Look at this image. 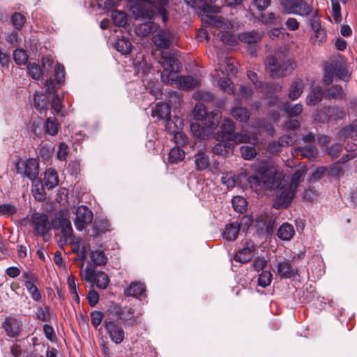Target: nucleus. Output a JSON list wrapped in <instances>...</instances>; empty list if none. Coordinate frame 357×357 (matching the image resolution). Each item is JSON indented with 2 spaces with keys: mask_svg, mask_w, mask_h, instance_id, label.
<instances>
[{
  "mask_svg": "<svg viewBox=\"0 0 357 357\" xmlns=\"http://www.w3.org/2000/svg\"><path fill=\"white\" fill-rule=\"evenodd\" d=\"M159 63L163 68L160 75L163 83L175 85L183 89H190L199 84V80L191 76L178 75L181 63L169 54L162 52Z\"/></svg>",
  "mask_w": 357,
  "mask_h": 357,
  "instance_id": "obj_1",
  "label": "nucleus"
},
{
  "mask_svg": "<svg viewBox=\"0 0 357 357\" xmlns=\"http://www.w3.org/2000/svg\"><path fill=\"white\" fill-rule=\"evenodd\" d=\"M202 21L213 29L212 31L213 34L217 36L223 43L230 46L236 43L234 36L227 31L231 27L228 20L220 16L206 14L202 17Z\"/></svg>",
  "mask_w": 357,
  "mask_h": 357,
  "instance_id": "obj_2",
  "label": "nucleus"
},
{
  "mask_svg": "<svg viewBox=\"0 0 357 357\" xmlns=\"http://www.w3.org/2000/svg\"><path fill=\"white\" fill-rule=\"evenodd\" d=\"M282 178V173L273 169L266 172H258L248 178L250 188L258 194L265 193L266 191H272L278 179Z\"/></svg>",
  "mask_w": 357,
  "mask_h": 357,
  "instance_id": "obj_3",
  "label": "nucleus"
},
{
  "mask_svg": "<svg viewBox=\"0 0 357 357\" xmlns=\"http://www.w3.org/2000/svg\"><path fill=\"white\" fill-rule=\"evenodd\" d=\"M266 68L271 77L280 78L289 75L295 68V63L290 57L270 56L266 59Z\"/></svg>",
  "mask_w": 357,
  "mask_h": 357,
  "instance_id": "obj_4",
  "label": "nucleus"
},
{
  "mask_svg": "<svg viewBox=\"0 0 357 357\" xmlns=\"http://www.w3.org/2000/svg\"><path fill=\"white\" fill-rule=\"evenodd\" d=\"M273 190L275 195L274 206L276 208L287 207L292 201L296 192V189L289 185L282 174Z\"/></svg>",
  "mask_w": 357,
  "mask_h": 357,
  "instance_id": "obj_5",
  "label": "nucleus"
},
{
  "mask_svg": "<svg viewBox=\"0 0 357 357\" xmlns=\"http://www.w3.org/2000/svg\"><path fill=\"white\" fill-rule=\"evenodd\" d=\"M154 10L142 8L136 14V19L144 21V22L137 25L135 31V33L142 37L148 36L150 34L153 35L158 30V25L154 22H150L154 16Z\"/></svg>",
  "mask_w": 357,
  "mask_h": 357,
  "instance_id": "obj_6",
  "label": "nucleus"
},
{
  "mask_svg": "<svg viewBox=\"0 0 357 357\" xmlns=\"http://www.w3.org/2000/svg\"><path fill=\"white\" fill-rule=\"evenodd\" d=\"M80 276L92 285H96L98 289H105L109 283L108 275L102 271H96L94 268L88 266L80 271Z\"/></svg>",
  "mask_w": 357,
  "mask_h": 357,
  "instance_id": "obj_7",
  "label": "nucleus"
},
{
  "mask_svg": "<svg viewBox=\"0 0 357 357\" xmlns=\"http://www.w3.org/2000/svg\"><path fill=\"white\" fill-rule=\"evenodd\" d=\"M192 115L195 119L203 121V125L211 128H215L221 119V114L219 112L207 114L205 105L202 103H198L195 106Z\"/></svg>",
  "mask_w": 357,
  "mask_h": 357,
  "instance_id": "obj_8",
  "label": "nucleus"
},
{
  "mask_svg": "<svg viewBox=\"0 0 357 357\" xmlns=\"http://www.w3.org/2000/svg\"><path fill=\"white\" fill-rule=\"evenodd\" d=\"M15 167L18 174L28 177L31 181L38 178L39 163L36 159H20L16 162Z\"/></svg>",
  "mask_w": 357,
  "mask_h": 357,
  "instance_id": "obj_9",
  "label": "nucleus"
},
{
  "mask_svg": "<svg viewBox=\"0 0 357 357\" xmlns=\"http://www.w3.org/2000/svg\"><path fill=\"white\" fill-rule=\"evenodd\" d=\"M175 37L173 33L168 29H161L158 26V30L155 31L152 36L153 43L158 49H167L172 45Z\"/></svg>",
  "mask_w": 357,
  "mask_h": 357,
  "instance_id": "obj_10",
  "label": "nucleus"
},
{
  "mask_svg": "<svg viewBox=\"0 0 357 357\" xmlns=\"http://www.w3.org/2000/svg\"><path fill=\"white\" fill-rule=\"evenodd\" d=\"M31 222L33 227V233L36 236H45L50 229L47 216L45 214H33Z\"/></svg>",
  "mask_w": 357,
  "mask_h": 357,
  "instance_id": "obj_11",
  "label": "nucleus"
},
{
  "mask_svg": "<svg viewBox=\"0 0 357 357\" xmlns=\"http://www.w3.org/2000/svg\"><path fill=\"white\" fill-rule=\"evenodd\" d=\"M76 217L74 224L79 231L84 230L93 220V213L84 206H80L76 209Z\"/></svg>",
  "mask_w": 357,
  "mask_h": 357,
  "instance_id": "obj_12",
  "label": "nucleus"
},
{
  "mask_svg": "<svg viewBox=\"0 0 357 357\" xmlns=\"http://www.w3.org/2000/svg\"><path fill=\"white\" fill-rule=\"evenodd\" d=\"M42 64L45 70L49 71L50 68H54V76L58 84H62L64 82V66L59 63H54L53 59L49 56L43 57Z\"/></svg>",
  "mask_w": 357,
  "mask_h": 357,
  "instance_id": "obj_13",
  "label": "nucleus"
},
{
  "mask_svg": "<svg viewBox=\"0 0 357 357\" xmlns=\"http://www.w3.org/2000/svg\"><path fill=\"white\" fill-rule=\"evenodd\" d=\"M310 26L313 31L310 37L311 43L312 45H320L326 40V31L321 27L320 20L316 17L311 20Z\"/></svg>",
  "mask_w": 357,
  "mask_h": 357,
  "instance_id": "obj_14",
  "label": "nucleus"
},
{
  "mask_svg": "<svg viewBox=\"0 0 357 357\" xmlns=\"http://www.w3.org/2000/svg\"><path fill=\"white\" fill-rule=\"evenodd\" d=\"M255 250V243L252 241H246L243 247L234 255V259L242 264L251 260Z\"/></svg>",
  "mask_w": 357,
  "mask_h": 357,
  "instance_id": "obj_15",
  "label": "nucleus"
},
{
  "mask_svg": "<svg viewBox=\"0 0 357 357\" xmlns=\"http://www.w3.org/2000/svg\"><path fill=\"white\" fill-rule=\"evenodd\" d=\"M273 271L282 278H291L298 274L297 269L292 267L289 261L286 259L278 262L275 269Z\"/></svg>",
  "mask_w": 357,
  "mask_h": 357,
  "instance_id": "obj_16",
  "label": "nucleus"
},
{
  "mask_svg": "<svg viewBox=\"0 0 357 357\" xmlns=\"http://www.w3.org/2000/svg\"><path fill=\"white\" fill-rule=\"evenodd\" d=\"M105 324L111 340L116 344L122 342L125 337V332L123 328L112 321L105 320Z\"/></svg>",
  "mask_w": 357,
  "mask_h": 357,
  "instance_id": "obj_17",
  "label": "nucleus"
},
{
  "mask_svg": "<svg viewBox=\"0 0 357 357\" xmlns=\"http://www.w3.org/2000/svg\"><path fill=\"white\" fill-rule=\"evenodd\" d=\"M236 61L231 58H222L218 59V67L215 68L216 76L220 77L221 75L225 76V72L222 70L223 67L227 66L226 70L227 76L235 75L237 73V68L235 66Z\"/></svg>",
  "mask_w": 357,
  "mask_h": 357,
  "instance_id": "obj_18",
  "label": "nucleus"
},
{
  "mask_svg": "<svg viewBox=\"0 0 357 357\" xmlns=\"http://www.w3.org/2000/svg\"><path fill=\"white\" fill-rule=\"evenodd\" d=\"M22 326V321L15 318H7L3 323V327L6 332V334L11 337H17Z\"/></svg>",
  "mask_w": 357,
  "mask_h": 357,
  "instance_id": "obj_19",
  "label": "nucleus"
},
{
  "mask_svg": "<svg viewBox=\"0 0 357 357\" xmlns=\"http://www.w3.org/2000/svg\"><path fill=\"white\" fill-rule=\"evenodd\" d=\"M146 288L143 283L139 282H132L125 289L124 294L126 296H132L135 298H140L145 296Z\"/></svg>",
  "mask_w": 357,
  "mask_h": 357,
  "instance_id": "obj_20",
  "label": "nucleus"
},
{
  "mask_svg": "<svg viewBox=\"0 0 357 357\" xmlns=\"http://www.w3.org/2000/svg\"><path fill=\"white\" fill-rule=\"evenodd\" d=\"M214 128H208L207 126H202L199 123H192L190 130L195 138L199 139H205L208 137L211 131Z\"/></svg>",
  "mask_w": 357,
  "mask_h": 357,
  "instance_id": "obj_21",
  "label": "nucleus"
},
{
  "mask_svg": "<svg viewBox=\"0 0 357 357\" xmlns=\"http://www.w3.org/2000/svg\"><path fill=\"white\" fill-rule=\"evenodd\" d=\"M295 235L294 227L292 225L285 222L283 223L277 231L278 237L284 241H291Z\"/></svg>",
  "mask_w": 357,
  "mask_h": 357,
  "instance_id": "obj_22",
  "label": "nucleus"
},
{
  "mask_svg": "<svg viewBox=\"0 0 357 357\" xmlns=\"http://www.w3.org/2000/svg\"><path fill=\"white\" fill-rule=\"evenodd\" d=\"M330 65L334 75H335L340 79L346 80L349 77V71L344 62L336 60L331 62Z\"/></svg>",
  "mask_w": 357,
  "mask_h": 357,
  "instance_id": "obj_23",
  "label": "nucleus"
},
{
  "mask_svg": "<svg viewBox=\"0 0 357 357\" xmlns=\"http://www.w3.org/2000/svg\"><path fill=\"white\" fill-rule=\"evenodd\" d=\"M274 220L272 218H267L260 216L257 218V227H259L261 231L266 235L269 236L273 234Z\"/></svg>",
  "mask_w": 357,
  "mask_h": 357,
  "instance_id": "obj_24",
  "label": "nucleus"
},
{
  "mask_svg": "<svg viewBox=\"0 0 357 357\" xmlns=\"http://www.w3.org/2000/svg\"><path fill=\"white\" fill-rule=\"evenodd\" d=\"M89 258L92 264L96 266H104L108 261L107 256L100 248L90 250Z\"/></svg>",
  "mask_w": 357,
  "mask_h": 357,
  "instance_id": "obj_25",
  "label": "nucleus"
},
{
  "mask_svg": "<svg viewBox=\"0 0 357 357\" xmlns=\"http://www.w3.org/2000/svg\"><path fill=\"white\" fill-rule=\"evenodd\" d=\"M239 231L240 224L237 222H233L225 226L222 236L227 241H234L237 238Z\"/></svg>",
  "mask_w": 357,
  "mask_h": 357,
  "instance_id": "obj_26",
  "label": "nucleus"
},
{
  "mask_svg": "<svg viewBox=\"0 0 357 357\" xmlns=\"http://www.w3.org/2000/svg\"><path fill=\"white\" fill-rule=\"evenodd\" d=\"M58 222L59 225H57V227L61 230L63 237L65 238V241H66L73 235L71 222L68 218H64L63 215L58 218Z\"/></svg>",
  "mask_w": 357,
  "mask_h": 357,
  "instance_id": "obj_27",
  "label": "nucleus"
},
{
  "mask_svg": "<svg viewBox=\"0 0 357 357\" xmlns=\"http://www.w3.org/2000/svg\"><path fill=\"white\" fill-rule=\"evenodd\" d=\"M183 121L179 117L169 118L166 121V129L172 135L181 131L183 128Z\"/></svg>",
  "mask_w": 357,
  "mask_h": 357,
  "instance_id": "obj_28",
  "label": "nucleus"
},
{
  "mask_svg": "<svg viewBox=\"0 0 357 357\" xmlns=\"http://www.w3.org/2000/svg\"><path fill=\"white\" fill-rule=\"evenodd\" d=\"M234 123L233 121L226 119L221 126V137L223 140L231 141L234 134Z\"/></svg>",
  "mask_w": 357,
  "mask_h": 357,
  "instance_id": "obj_29",
  "label": "nucleus"
},
{
  "mask_svg": "<svg viewBox=\"0 0 357 357\" xmlns=\"http://www.w3.org/2000/svg\"><path fill=\"white\" fill-rule=\"evenodd\" d=\"M44 184L48 189H52L59 184V177L56 172L52 169L46 170L43 178Z\"/></svg>",
  "mask_w": 357,
  "mask_h": 357,
  "instance_id": "obj_30",
  "label": "nucleus"
},
{
  "mask_svg": "<svg viewBox=\"0 0 357 357\" xmlns=\"http://www.w3.org/2000/svg\"><path fill=\"white\" fill-rule=\"evenodd\" d=\"M262 35L257 31H248L242 33L238 36V39L247 44L257 43L261 39Z\"/></svg>",
  "mask_w": 357,
  "mask_h": 357,
  "instance_id": "obj_31",
  "label": "nucleus"
},
{
  "mask_svg": "<svg viewBox=\"0 0 357 357\" xmlns=\"http://www.w3.org/2000/svg\"><path fill=\"white\" fill-rule=\"evenodd\" d=\"M257 140L256 133L248 135L247 130H243L236 134L234 133L231 141H234L236 143H246L257 142Z\"/></svg>",
  "mask_w": 357,
  "mask_h": 357,
  "instance_id": "obj_32",
  "label": "nucleus"
},
{
  "mask_svg": "<svg viewBox=\"0 0 357 357\" xmlns=\"http://www.w3.org/2000/svg\"><path fill=\"white\" fill-rule=\"evenodd\" d=\"M153 116H158L160 119H166L170 114V107L165 102L157 103L155 109L153 110Z\"/></svg>",
  "mask_w": 357,
  "mask_h": 357,
  "instance_id": "obj_33",
  "label": "nucleus"
},
{
  "mask_svg": "<svg viewBox=\"0 0 357 357\" xmlns=\"http://www.w3.org/2000/svg\"><path fill=\"white\" fill-rule=\"evenodd\" d=\"M303 81L301 79H296L294 81L289 88V98L291 100L297 99L303 93Z\"/></svg>",
  "mask_w": 357,
  "mask_h": 357,
  "instance_id": "obj_34",
  "label": "nucleus"
},
{
  "mask_svg": "<svg viewBox=\"0 0 357 357\" xmlns=\"http://www.w3.org/2000/svg\"><path fill=\"white\" fill-rule=\"evenodd\" d=\"M144 2L151 3L159 15L161 16L163 22H166L167 20V10L162 6L167 3V0H144Z\"/></svg>",
  "mask_w": 357,
  "mask_h": 357,
  "instance_id": "obj_35",
  "label": "nucleus"
},
{
  "mask_svg": "<svg viewBox=\"0 0 357 357\" xmlns=\"http://www.w3.org/2000/svg\"><path fill=\"white\" fill-rule=\"evenodd\" d=\"M231 114L235 119L241 122H246L250 118V112L247 109L241 107L233 108Z\"/></svg>",
  "mask_w": 357,
  "mask_h": 357,
  "instance_id": "obj_36",
  "label": "nucleus"
},
{
  "mask_svg": "<svg viewBox=\"0 0 357 357\" xmlns=\"http://www.w3.org/2000/svg\"><path fill=\"white\" fill-rule=\"evenodd\" d=\"M322 97V90L319 88H314L307 96L306 102L310 105H315L321 100Z\"/></svg>",
  "mask_w": 357,
  "mask_h": 357,
  "instance_id": "obj_37",
  "label": "nucleus"
},
{
  "mask_svg": "<svg viewBox=\"0 0 357 357\" xmlns=\"http://www.w3.org/2000/svg\"><path fill=\"white\" fill-rule=\"evenodd\" d=\"M24 286L33 301H38L41 299V292L33 282L25 281Z\"/></svg>",
  "mask_w": 357,
  "mask_h": 357,
  "instance_id": "obj_38",
  "label": "nucleus"
},
{
  "mask_svg": "<svg viewBox=\"0 0 357 357\" xmlns=\"http://www.w3.org/2000/svg\"><path fill=\"white\" fill-rule=\"evenodd\" d=\"M131 46V43L124 37L118 39L116 43V50L123 54L130 53Z\"/></svg>",
  "mask_w": 357,
  "mask_h": 357,
  "instance_id": "obj_39",
  "label": "nucleus"
},
{
  "mask_svg": "<svg viewBox=\"0 0 357 357\" xmlns=\"http://www.w3.org/2000/svg\"><path fill=\"white\" fill-rule=\"evenodd\" d=\"M45 132L51 135L54 136L58 133L59 125L56 119L47 118L45 124Z\"/></svg>",
  "mask_w": 357,
  "mask_h": 357,
  "instance_id": "obj_40",
  "label": "nucleus"
},
{
  "mask_svg": "<svg viewBox=\"0 0 357 357\" xmlns=\"http://www.w3.org/2000/svg\"><path fill=\"white\" fill-rule=\"evenodd\" d=\"M345 165L341 160L335 162L328 169V174L333 177H338L344 173Z\"/></svg>",
  "mask_w": 357,
  "mask_h": 357,
  "instance_id": "obj_41",
  "label": "nucleus"
},
{
  "mask_svg": "<svg viewBox=\"0 0 357 357\" xmlns=\"http://www.w3.org/2000/svg\"><path fill=\"white\" fill-rule=\"evenodd\" d=\"M254 143L255 142H252L251 144L244 145L241 147V153L244 159L250 160L256 155L257 152L254 146Z\"/></svg>",
  "mask_w": 357,
  "mask_h": 357,
  "instance_id": "obj_42",
  "label": "nucleus"
},
{
  "mask_svg": "<svg viewBox=\"0 0 357 357\" xmlns=\"http://www.w3.org/2000/svg\"><path fill=\"white\" fill-rule=\"evenodd\" d=\"M231 203L234 209L238 213H243L247 206V201L241 196L234 197Z\"/></svg>",
  "mask_w": 357,
  "mask_h": 357,
  "instance_id": "obj_43",
  "label": "nucleus"
},
{
  "mask_svg": "<svg viewBox=\"0 0 357 357\" xmlns=\"http://www.w3.org/2000/svg\"><path fill=\"white\" fill-rule=\"evenodd\" d=\"M185 153L179 148H173L169 153V160L172 163H177L184 159Z\"/></svg>",
  "mask_w": 357,
  "mask_h": 357,
  "instance_id": "obj_44",
  "label": "nucleus"
},
{
  "mask_svg": "<svg viewBox=\"0 0 357 357\" xmlns=\"http://www.w3.org/2000/svg\"><path fill=\"white\" fill-rule=\"evenodd\" d=\"M298 151L302 155L308 158H314L317 154V148L313 144H307L305 146L299 147Z\"/></svg>",
  "mask_w": 357,
  "mask_h": 357,
  "instance_id": "obj_45",
  "label": "nucleus"
},
{
  "mask_svg": "<svg viewBox=\"0 0 357 357\" xmlns=\"http://www.w3.org/2000/svg\"><path fill=\"white\" fill-rule=\"evenodd\" d=\"M13 59L16 64H26L28 60V55L23 49H17L13 52Z\"/></svg>",
  "mask_w": 357,
  "mask_h": 357,
  "instance_id": "obj_46",
  "label": "nucleus"
},
{
  "mask_svg": "<svg viewBox=\"0 0 357 357\" xmlns=\"http://www.w3.org/2000/svg\"><path fill=\"white\" fill-rule=\"evenodd\" d=\"M219 77L218 82L220 88L228 93L233 94L234 87L227 76L222 75V77Z\"/></svg>",
  "mask_w": 357,
  "mask_h": 357,
  "instance_id": "obj_47",
  "label": "nucleus"
},
{
  "mask_svg": "<svg viewBox=\"0 0 357 357\" xmlns=\"http://www.w3.org/2000/svg\"><path fill=\"white\" fill-rule=\"evenodd\" d=\"M114 23L118 26H123L126 24L127 18L124 12L114 10L112 13Z\"/></svg>",
  "mask_w": 357,
  "mask_h": 357,
  "instance_id": "obj_48",
  "label": "nucleus"
},
{
  "mask_svg": "<svg viewBox=\"0 0 357 357\" xmlns=\"http://www.w3.org/2000/svg\"><path fill=\"white\" fill-rule=\"evenodd\" d=\"M332 16L335 23H340L342 20L341 7L337 0H331Z\"/></svg>",
  "mask_w": 357,
  "mask_h": 357,
  "instance_id": "obj_49",
  "label": "nucleus"
},
{
  "mask_svg": "<svg viewBox=\"0 0 357 357\" xmlns=\"http://www.w3.org/2000/svg\"><path fill=\"white\" fill-rule=\"evenodd\" d=\"M344 95L342 88L338 85L333 86L326 92V96L329 98L339 99L343 98Z\"/></svg>",
  "mask_w": 357,
  "mask_h": 357,
  "instance_id": "obj_50",
  "label": "nucleus"
},
{
  "mask_svg": "<svg viewBox=\"0 0 357 357\" xmlns=\"http://www.w3.org/2000/svg\"><path fill=\"white\" fill-rule=\"evenodd\" d=\"M27 71L33 79L38 80L42 76V71L38 64L29 63L27 66Z\"/></svg>",
  "mask_w": 357,
  "mask_h": 357,
  "instance_id": "obj_51",
  "label": "nucleus"
},
{
  "mask_svg": "<svg viewBox=\"0 0 357 357\" xmlns=\"http://www.w3.org/2000/svg\"><path fill=\"white\" fill-rule=\"evenodd\" d=\"M272 280V274L270 271H263L258 278V284L262 287L268 286Z\"/></svg>",
  "mask_w": 357,
  "mask_h": 357,
  "instance_id": "obj_52",
  "label": "nucleus"
},
{
  "mask_svg": "<svg viewBox=\"0 0 357 357\" xmlns=\"http://www.w3.org/2000/svg\"><path fill=\"white\" fill-rule=\"evenodd\" d=\"M195 164L197 169H205L208 165V158L202 153H197L195 155Z\"/></svg>",
  "mask_w": 357,
  "mask_h": 357,
  "instance_id": "obj_53",
  "label": "nucleus"
},
{
  "mask_svg": "<svg viewBox=\"0 0 357 357\" xmlns=\"http://www.w3.org/2000/svg\"><path fill=\"white\" fill-rule=\"evenodd\" d=\"M33 102L36 109L40 111V112L42 111H45L47 109V103L43 99L42 95H39L38 93L35 94L33 97Z\"/></svg>",
  "mask_w": 357,
  "mask_h": 357,
  "instance_id": "obj_54",
  "label": "nucleus"
},
{
  "mask_svg": "<svg viewBox=\"0 0 357 357\" xmlns=\"http://www.w3.org/2000/svg\"><path fill=\"white\" fill-rule=\"evenodd\" d=\"M303 175L304 170L301 169H296L291 176V182H289V185H291L294 188L296 189L298 184Z\"/></svg>",
  "mask_w": 357,
  "mask_h": 357,
  "instance_id": "obj_55",
  "label": "nucleus"
},
{
  "mask_svg": "<svg viewBox=\"0 0 357 357\" xmlns=\"http://www.w3.org/2000/svg\"><path fill=\"white\" fill-rule=\"evenodd\" d=\"M296 8L298 13L302 16H307L312 13V8L306 2H301Z\"/></svg>",
  "mask_w": 357,
  "mask_h": 357,
  "instance_id": "obj_56",
  "label": "nucleus"
},
{
  "mask_svg": "<svg viewBox=\"0 0 357 357\" xmlns=\"http://www.w3.org/2000/svg\"><path fill=\"white\" fill-rule=\"evenodd\" d=\"M16 212V207L10 204L0 205V215L9 216Z\"/></svg>",
  "mask_w": 357,
  "mask_h": 357,
  "instance_id": "obj_57",
  "label": "nucleus"
},
{
  "mask_svg": "<svg viewBox=\"0 0 357 357\" xmlns=\"http://www.w3.org/2000/svg\"><path fill=\"white\" fill-rule=\"evenodd\" d=\"M327 114L330 119H341L344 115V112L342 109L337 107H329L327 109Z\"/></svg>",
  "mask_w": 357,
  "mask_h": 357,
  "instance_id": "obj_58",
  "label": "nucleus"
},
{
  "mask_svg": "<svg viewBox=\"0 0 357 357\" xmlns=\"http://www.w3.org/2000/svg\"><path fill=\"white\" fill-rule=\"evenodd\" d=\"M345 132L348 137L356 140L357 138V119L354 121L352 123L345 128Z\"/></svg>",
  "mask_w": 357,
  "mask_h": 357,
  "instance_id": "obj_59",
  "label": "nucleus"
},
{
  "mask_svg": "<svg viewBox=\"0 0 357 357\" xmlns=\"http://www.w3.org/2000/svg\"><path fill=\"white\" fill-rule=\"evenodd\" d=\"M68 153V146L64 143H60L59 146V151L57 152V158L60 160H65Z\"/></svg>",
  "mask_w": 357,
  "mask_h": 357,
  "instance_id": "obj_60",
  "label": "nucleus"
},
{
  "mask_svg": "<svg viewBox=\"0 0 357 357\" xmlns=\"http://www.w3.org/2000/svg\"><path fill=\"white\" fill-rule=\"evenodd\" d=\"M51 107L56 114L61 112L63 105L61 100L57 94H54L51 102Z\"/></svg>",
  "mask_w": 357,
  "mask_h": 357,
  "instance_id": "obj_61",
  "label": "nucleus"
},
{
  "mask_svg": "<svg viewBox=\"0 0 357 357\" xmlns=\"http://www.w3.org/2000/svg\"><path fill=\"white\" fill-rule=\"evenodd\" d=\"M11 20L13 25L15 26L17 29L22 27L25 23V17L19 13H15L14 15H13Z\"/></svg>",
  "mask_w": 357,
  "mask_h": 357,
  "instance_id": "obj_62",
  "label": "nucleus"
},
{
  "mask_svg": "<svg viewBox=\"0 0 357 357\" xmlns=\"http://www.w3.org/2000/svg\"><path fill=\"white\" fill-rule=\"evenodd\" d=\"M252 5L259 11L266 10L271 3V0H252Z\"/></svg>",
  "mask_w": 357,
  "mask_h": 357,
  "instance_id": "obj_63",
  "label": "nucleus"
},
{
  "mask_svg": "<svg viewBox=\"0 0 357 357\" xmlns=\"http://www.w3.org/2000/svg\"><path fill=\"white\" fill-rule=\"evenodd\" d=\"M287 113L291 116H296L300 114L303 111V105L301 104H296L292 107H288L285 109Z\"/></svg>",
  "mask_w": 357,
  "mask_h": 357,
  "instance_id": "obj_64",
  "label": "nucleus"
}]
</instances>
